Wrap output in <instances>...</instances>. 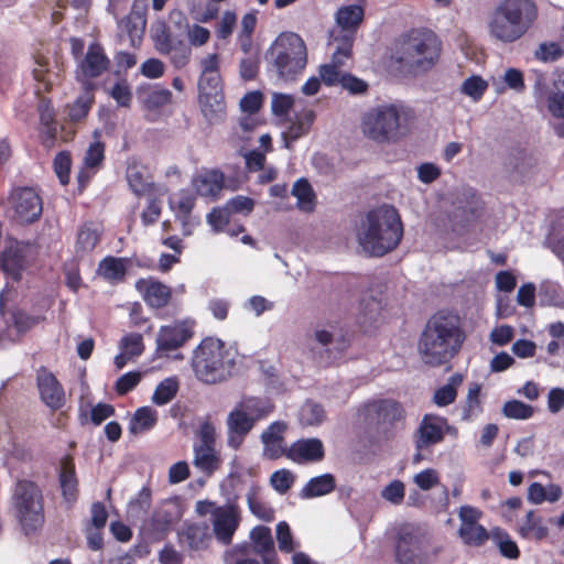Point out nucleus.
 Masks as SVG:
<instances>
[{
  "label": "nucleus",
  "mask_w": 564,
  "mask_h": 564,
  "mask_svg": "<svg viewBox=\"0 0 564 564\" xmlns=\"http://www.w3.org/2000/svg\"><path fill=\"white\" fill-rule=\"evenodd\" d=\"M403 228L397 209L383 205L368 212L356 226V239L369 256L382 257L400 243Z\"/></svg>",
  "instance_id": "1"
},
{
  "label": "nucleus",
  "mask_w": 564,
  "mask_h": 564,
  "mask_svg": "<svg viewBox=\"0 0 564 564\" xmlns=\"http://www.w3.org/2000/svg\"><path fill=\"white\" fill-rule=\"evenodd\" d=\"M463 341L457 318L440 312L424 326L417 350L425 365L435 367L448 362L459 351Z\"/></svg>",
  "instance_id": "2"
},
{
  "label": "nucleus",
  "mask_w": 564,
  "mask_h": 564,
  "mask_svg": "<svg viewBox=\"0 0 564 564\" xmlns=\"http://www.w3.org/2000/svg\"><path fill=\"white\" fill-rule=\"evenodd\" d=\"M538 7L532 0H503L488 21L490 37L503 44L520 40L533 26Z\"/></svg>",
  "instance_id": "3"
},
{
  "label": "nucleus",
  "mask_w": 564,
  "mask_h": 564,
  "mask_svg": "<svg viewBox=\"0 0 564 564\" xmlns=\"http://www.w3.org/2000/svg\"><path fill=\"white\" fill-rule=\"evenodd\" d=\"M441 42L430 30H413L400 43L393 61L398 69L411 76L430 70L438 61Z\"/></svg>",
  "instance_id": "4"
},
{
  "label": "nucleus",
  "mask_w": 564,
  "mask_h": 564,
  "mask_svg": "<svg viewBox=\"0 0 564 564\" xmlns=\"http://www.w3.org/2000/svg\"><path fill=\"white\" fill-rule=\"evenodd\" d=\"M236 365V352L218 338L207 337L193 351L192 368L196 378L208 384L226 380Z\"/></svg>",
  "instance_id": "5"
},
{
  "label": "nucleus",
  "mask_w": 564,
  "mask_h": 564,
  "mask_svg": "<svg viewBox=\"0 0 564 564\" xmlns=\"http://www.w3.org/2000/svg\"><path fill=\"white\" fill-rule=\"evenodd\" d=\"M10 512L25 535L39 532L45 522L41 488L31 480H18L10 498Z\"/></svg>",
  "instance_id": "6"
},
{
  "label": "nucleus",
  "mask_w": 564,
  "mask_h": 564,
  "mask_svg": "<svg viewBox=\"0 0 564 564\" xmlns=\"http://www.w3.org/2000/svg\"><path fill=\"white\" fill-rule=\"evenodd\" d=\"M441 552L432 546L425 529L417 524H402L393 539V556L397 564H433Z\"/></svg>",
  "instance_id": "7"
},
{
  "label": "nucleus",
  "mask_w": 564,
  "mask_h": 564,
  "mask_svg": "<svg viewBox=\"0 0 564 564\" xmlns=\"http://www.w3.org/2000/svg\"><path fill=\"white\" fill-rule=\"evenodd\" d=\"M267 59L279 78L291 80L306 66L305 43L296 33H282L270 46Z\"/></svg>",
  "instance_id": "8"
},
{
  "label": "nucleus",
  "mask_w": 564,
  "mask_h": 564,
  "mask_svg": "<svg viewBox=\"0 0 564 564\" xmlns=\"http://www.w3.org/2000/svg\"><path fill=\"white\" fill-rule=\"evenodd\" d=\"M406 109L402 105L387 104L370 108L361 118L365 137L378 143L394 142L401 138Z\"/></svg>",
  "instance_id": "9"
},
{
  "label": "nucleus",
  "mask_w": 564,
  "mask_h": 564,
  "mask_svg": "<svg viewBox=\"0 0 564 564\" xmlns=\"http://www.w3.org/2000/svg\"><path fill=\"white\" fill-rule=\"evenodd\" d=\"M271 412L267 401L259 398H245L229 412L227 425V444L238 449L254 424Z\"/></svg>",
  "instance_id": "10"
},
{
  "label": "nucleus",
  "mask_w": 564,
  "mask_h": 564,
  "mask_svg": "<svg viewBox=\"0 0 564 564\" xmlns=\"http://www.w3.org/2000/svg\"><path fill=\"white\" fill-rule=\"evenodd\" d=\"M203 506L210 508V523L213 535L221 545L228 546L232 543L234 535L241 522V511L236 502H227L223 506H216L214 502H198L197 512L206 514L207 510Z\"/></svg>",
  "instance_id": "11"
},
{
  "label": "nucleus",
  "mask_w": 564,
  "mask_h": 564,
  "mask_svg": "<svg viewBox=\"0 0 564 564\" xmlns=\"http://www.w3.org/2000/svg\"><path fill=\"white\" fill-rule=\"evenodd\" d=\"M110 59L102 46L96 42L91 43L86 53L77 57L76 79L82 84L83 89L94 90L96 85L91 79L101 76L108 70Z\"/></svg>",
  "instance_id": "12"
},
{
  "label": "nucleus",
  "mask_w": 564,
  "mask_h": 564,
  "mask_svg": "<svg viewBox=\"0 0 564 564\" xmlns=\"http://www.w3.org/2000/svg\"><path fill=\"white\" fill-rule=\"evenodd\" d=\"M198 100L206 119L214 121L225 111L220 74L200 75L198 79Z\"/></svg>",
  "instance_id": "13"
},
{
  "label": "nucleus",
  "mask_w": 564,
  "mask_h": 564,
  "mask_svg": "<svg viewBox=\"0 0 564 564\" xmlns=\"http://www.w3.org/2000/svg\"><path fill=\"white\" fill-rule=\"evenodd\" d=\"M182 516L181 506L176 500H164L153 510L150 519L144 523L143 530L153 540H163Z\"/></svg>",
  "instance_id": "14"
},
{
  "label": "nucleus",
  "mask_w": 564,
  "mask_h": 564,
  "mask_svg": "<svg viewBox=\"0 0 564 564\" xmlns=\"http://www.w3.org/2000/svg\"><path fill=\"white\" fill-rule=\"evenodd\" d=\"M312 339L321 346L318 354V364L328 365L338 359L350 345L347 334L337 329L335 326L316 327Z\"/></svg>",
  "instance_id": "15"
},
{
  "label": "nucleus",
  "mask_w": 564,
  "mask_h": 564,
  "mask_svg": "<svg viewBox=\"0 0 564 564\" xmlns=\"http://www.w3.org/2000/svg\"><path fill=\"white\" fill-rule=\"evenodd\" d=\"M194 325L193 321L184 319L161 326L155 339L156 355L169 357L171 351L181 348L194 336Z\"/></svg>",
  "instance_id": "16"
},
{
  "label": "nucleus",
  "mask_w": 564,
  "mask_h": 564,
  "mask_svg": "<svg viewBox=\"0 0 564 564\" xmlns=\"http://www.w3.org/2000/svg\"><path fill=\"white\" fill-rule=\"evenodd\" d=\"M10 204L13 210L12 217L20 224H30L37 220L43 210L39 194L31 187L13 189Z\"/></svg>",
  "instance_id": "17"
},
{
  "label": "nucleus",
  "mask_w": 564,
  "mask_h": 564,
  "mask_svg": "<svg viewBox=\"0 0 564 564\" xmlns=\"http://www.w3.org/2000/svg\"><path fill=\"white\" fill-rule=\"evenodd\" d=\"M480 209L481 202L477 192L471 187H462L453 203L451 219L455 225L465 227L478 217Z\"/></svg>",
  "instance_id": "18"
},
{
  "label": "nucleus",
  "mask_w": 564,
  "mask_h": 564,
  "mask_svg": "<svg viewBox=\"0 0 564 564\" xmlns=\"http://www.w3.org/2000/svg\"><path fill=\"white\" fill-rule=\"evenodd\" d=\"M448 429L449 426L445 417L425 414L414 433L416 449L421 452L441 443Z\"/></svg>",
  "instance_id": "19"
},
{
  "label": "nucleus",
  "mask_w": 564,
  "mask_h": 564,
  "mask_svg": "<svg viewBox=\"0 0 564 564\" xmlns=\"http://www.w3.org/2000/svg\"><path fill=\"white\" fill-rule=\"evenodd\" d=\"M36 386L42 402L53 411L59 410L65 404V391L53 372L45 367L36 370Z\"/></svg>",
  "instance_id": "20"
},
{
  "label": "nucleus",
  "mask_w": 564,
  "mask_h": 564,
  "mask_svg": "<svg viewBox=\"0 0 564 564\" xmlns=\"http://www.w3.org/2000/svg\"><path fill=\"white\" fill-rule=\"evenodd\" d=\"M195 202L196 197L189 189H181L169 199L170 208L181 223L184 236H189L193 229L200 224V218L193 215Z\"/></svg>",
  "instance_id": "21"
},
{
  "label": "nucleus",
  "mask_w": 564,
  "mask_h": 564,
  "mask_svg": "<svg viewBox=\"0 0 564 564\" xmlns=\"http://www.w3.org/2000/svg\"><path fill=\"white\" fill-rule=\"evenodd\" d=\"M29 247L19 241H9L1 256L3 272L13 281L21 279L22 271L26 264Z\"/></svg>",
  "instance_id": "22"
},
{
  "label": "nucleus",
  "mask_w": 564,
  "mask_h": 564,
  "mask_svg": "<svg viewBox=\"0 0 564 564\" xmlns=\"http://www.w3.org/2000/svg\"><path fill=\"white\" fill-rule=\"evenodd\" d=\"M212 536L208 525L204 522H185L178 531L180 544L186 546L192 552L207 550L212 542Z\"/></svg>",
  "instance_id": "23"
},
{
  "label": "nucleus",
  "mask_w": 564,
  "mask_h": 564,
  "mask_svg": "<svg viewBox=\"0 0 564 564\" xmlns=\"http://www.w3.org/2000/svg\"><path fill=\"white\" fill-rule=\"evenodd\" d=\"M404 410L402 405L393 400H378L367 405L366 417L370 423L377 425L389 424L402 420Z\"/></svg>",
  "instance_id": "24"
},
{
  "label": "nucleus",
  "mask_w": 564,
  "mask_h": 564,
  "mask_svg": "<svg viewBox=\"0 0 564 564\" xmlns=\"http://www.w3.org/2000/svg\"><path fill=\"white\" fill-rule=\"evenodd\" d=\"M127 182L130 189L137 196L144 195H153L159 194L162 195L166 192V188L163 186H158L150 176L147 167L139 164H131L127 169Z\"/></svg>",
  "instance_id": "25"
},
{
  "label": "nucleus",
  "mask_w": 564,
  "mask_h": 564,
  "mask_svg": "<svg viewBox=\"0 0 564 564\" xmlns=\"http://www.w3.org/2000/svg\"><path fill=\"white\" fill-rule=\"evenodd\" d=\"M324 455V445L315 437L297 440L286 451V457L297 464L319 462Z\"/></svg>",
  "instance_id": "26"
},
{
  "label": "nucleus",
  "mask_w": 564,
  "mask_h": 564,
  "mask_svg": "<svg viewBox=\"0 0 564 564\" xmlns=\"http://www.w3.org/2000/svg\"><path fill=\"white\" fill-rule=\"evenodd\" d=\"M286 430V424L282 421L271 423L261 434V442L263 444V455L269 459H276L283 455L286 456V451L283 446V433Z\"/></svg>",
  "instance_id": "27"
},
{
  "label": "nucleus",
  "mask_w": 564,
  "mask_h": 564,
  "mask_svg": "<svg viewBox=\"0 0 564 564\" xmlns=\"http://www.w3.org/2000/svg\"><path fill=\"white\" fill-rule=\"evenodd\" d=\"M141 104L148 110H156L172 102V91L160 85L143 84L137 89Z\"/></svg>",
  "instance_id": "28"
},
{
  "label": "nucleus",
  "mask_w": 564,
  "mask_h": 564,
  "mask_svg": "<svg viewBox=\"0 0 564 564\" xmlns=\"http://www.w3.org/2000/svg\"><path fill=\"white\" fill-rule=\"evenodd\" d=\"M357 31L343 29L335 25L329 33V45L334 48L332 55L340 63V58L349 59L352 55V46Z\"/></svg>",
  "instance_id": "29"
},
{
  "label": "nucleus",
  "mask_w": 564,
  "mask_h": 564,
  "mask_svg": "<svg viewBox=\"0 0 564 564\" xmlns=\"http://www.w3.org/2000/svg\"><path fill=\"white\" fill-rule=\"evenodd\" d=\"M137 288L142 291L147 304L154 308L166 306L172 296L171 289L158 281L140 280L137 282Z\"/></svg>",
  "instance_id": "30"
},
{
  "label": "nucleus",
  "mask_w": 564,
  "mask_h": 564,
  "mask_svg": "<svg viewBox=\"0 0 564 564\" xmlns=\"http://www.w3.org/2000/svg\"><path fill=\"white\" fill-rule=\"evenodd\" d=\"M315 120V112L311 109L295 113L289 127L282 132L284 147L290 149L292 143L305 135Z\"/></svg>",
  "instance_id": "31"
},
{
  "label": "nucleus",
  "mask_w": 564,
  "mask_h": 564,
  "mask_svg": "<svg viewBox=\"0 0 564 564\" xmlns=\"http://www.w3.org/2000/svg\"><path fill=\"white\" fill-rule=\"evenodd\" d=\"M105 158V147L100 141L93 142L86 151L84 166L77 174L80 188H84L90 181L94 169L98 167Z\"/></svg>",
  "instance_id": "32"
},
{
  "label": "nucleus",
  "mask_w": 564,
  "mask_h": 564,
  "mask_svg": "<svg viewBox=\"0 0 564 564\" xmlns=\"http://www.w3.org/2000/svg\"><path fill=\"white\" fill-rule=\"evenodd\" d=\"M193 186L200 196L216 197L224 186V174L218 170L205 171L193 180Z\"/></svg>",
  "instance_id": "33"
},
{
  "label": "nucleus",
  "mask_w": 564,
  "mask_h": 564,
  "mask_svg": "<svg viewBox=\"0 0 564 564\" xmlns=\"http://www.w3.org/2000/svg\"><path fill=\"white\" fill-rule=\"evenodd\" d=\"M381 310L382 305L380 299L372 294H364L357 307L356 318L358 324L367 329V327L377 322Z\"/></svg>",
  "instance_id": "34"
},
{
  "label": "nucleus",
  "mask_w": 564,
  "mask_h": 564,
  "mask_svg": "<svg viewBox=\"0 0 564 564\" xmlns=\"http://www.w3.org/2000/svg\"><path fill=\"white\" fill-rule=\"evenodd\" d=\"M364 17L365 10L361 4H344L335 12V25L358 32V29L364 21Z\"/></svg>",
  "instance_id": "35"
},
{
  "label": "nucleus",
  "mask_w": 564,
  "mask_h": 564,
  "mask_svg": "<svg viewBox=\"0 0 564 564\" xmlns=\"http://www.w3.org/2000/svg\"><path fill=\"white\" fill-rule=\"evenodd\" d=\"M336 487L335 477L332 474H323L311 478L301 489L299 496L302 499H312L332 492Z\"/></svg>",
  "instance_id": "36"
},
{
  "label": "nucleus",
  "mask_w": 564,
  "mask_h": 564,
  "mask_svg": "<svg viewBox=\"0 0 564 564\" xmlns=\"http://www.w3.org/2000/svg\"><path fill=\"white\" fill-rule=\"evenodd\" d=\"M58 480L64 501L69 506L74 505L78 496V480L73 464L63 463Z\"/></svg>",
  "instance_id": "37"
},
{
  "label": "nucleus",
  "mask_w": 564,
  "mask_h": 564,
  "mask_svg": "<svg viewBox=\"0 0 564 564\" xmlns=\"http://www.w3.org/2000/svg\"><path fill=\"white\" fill-rule=\"evenodd\" d=\"M127 259L108 256L98 265V274L111 283L120 282L127 273Z\"/></svg>",
  "instance_id": "38"
},
{
  "label": "nucleus",
  "mask_w": 564,
  "mask_h": 564,
  "mask_svg": "<svg viewBox=\"0 0 564 564\" xmlns=\"http://www.w3.org/2000/svg\"><path fill=\"white\" fill-rule=\"evenodd\" d=\"M249 538L252 544L253 553H256L259 556L275 550L271 529L268 527H254L250 531Z\"/></svg>",
  "instance_id": "39"
},
{
  "label": "nucleus",
  "mask_w": 564,
  "mask_h": 564,
  "mask_svg": "<svg viewBox=\"0 0 564 564\" xmlns=\"http://www.w3.org/2000/svg\"><path fill=\"white\" fill-rule=\"evenodd\" d=\"M160 54L169 55L170 62L176 69H183L191 61L192 48L186 42L180 37L173 44H171L165 51Z\"/></svg>",
  "instance_id": "40"
},
{
  "label": "nucleus",
  "mask_w": 564,
  "mask_h": 564,
  "mask_svg": "<svg viewBox=\"0 0 564 564\" xmlns=\"http://www.w3.org/2000/svg\"><path fill=\"white\" fill-rule=\"evenodd\" d=\"M158 421V412L151 406L139 408L131 422L129 430L133 434L143 433L151 430Z\"/></svg>",
  "instance_id": "41"
},
{
  "label": "nucleus",
  "mask_w": 564,
  "mask_h": 564,
  "mask_svg": "<svg viewBox=\"0 0 564 564\" xmlns=\"http://www.w3.org/2000/svg\"><path fill=\"white\" fill-rule=\"evenodd\" d=\"M219 464L214 446L194 445V465L202 471L212 473Z\"/></svg>",
  "instance_id": "42"
},
{
  "label": "nucleus",
  "mask_w": 564,
  "mask_h": 564,
  "mask_svg": "<svg viewBox=\"0 0 564 564\" xmlns=\"http://www.w3.org/2000/svg\"><path fill=\"white\" fill-rule=\"evenodd\" d=\"M463 379L460 373L451 376L448 382L434 392V403L438 406H446L453 403L457 397V388L462 384Z\"/></svg>",
  "instance_id": "43"
},
{
  "label": "nucleus",
  "mask_w": 564,
  "mask_h": 564,
  "mask_svg": "<svg viewBox=\"0 0 564 564\" xmlns=\"http://www.w3.org/2000/svg\"><path fill=\"white\" fill-rule=\"evenodd\" d=\"M152 502V492L151 489L147 486L142 487L137 496L132 498L127 508V513L129 518L139 520L144 517L148 512Z\"/></svg>",
  "instance_id": "44"
},
{
  "label": "nucleus",
  "mask_w": 564,
  "mask_h": 564,
  "mask_svg": "<svg viewBox=\"0 0 564 564\" xmlns=\"http://www.w3.org/2000/svg\"><path fill=\"white\" fill-rule=\"evenodd\" d=\"M345 58H340V63L334 59V55H332V59L329 63L323 64L318 68V76L321 80L328 87L340 86L341 77H344L345 72L341 70V67L346 64Z\"/></svg>",
  "instance_id": "45"
},
{
  "label": "nucleus",
  "mask_w": 564,
  "mask_h": 564,
  "mask_svg": "<svg viewBox=\"0 0 564 564\" xmlns=\"http://www.w3.org/2000/svg\"><path fill=\"white\" fill-rule=\"evenodd\" d=\"M145 18L141 12L131 11L127 17L121 19L118 23L120 30L126 31L131 41L141 39L145 29Z\"/></svg>",
  "instance_id": "46"
},
{
  "label": "nucleus",
  "mask_w": 564,
  "mask_h": 564,
  "mask_svg": "<svg viewBox=\"0 0 564 564\" xmlns=\"http://www.w3.org/2000/svg\"><path fill=\"white\" fill-rule=\"evenodd\" d=\"M292 195L296 197V206L303 212H312L314 208V192L311 184L304 180H297L292 188Z\"/></svg>",
  "instance_id": "47"
},
{
  "label": "nucleus",
  "mask_w": 564,
  "mask_h": 564,
  "mask_svg": "<svg viewBox=\"0 0 564 564\" xmlns=\"http://www.w3.org/2000/svg\"><path fill=\"white\" fill-rule=\"evenodd\" d=\"M94 90L84 89V93L67 107V116L70 121L77 122L84 119L94 102Z\"/></svg>",
  "instance_id": "48"
},
{
  "label": "nucleus",
  "mask_w": 564,
  "mask_h": 564,
  "mask_svg": "<svg viewBox=\"0 0 564 564\" xmlns=\"http://www.w3.org/2000/svg\"><path fill=\"white\" fill-rule=\"evenodd\" d=\"M247 503L250 512L258 519L271 522L274 519V510L263 501L257 494V490L251 488L247 494Z\"/></svg>",
  "instance_id": "49"
},
{
  "label": "nucleus",
  "mask_w": 564,
  "mask_h": 564,
  "mask_svg": "<svg viewBox=\"0 0 564 564\" xmlns=\"http://www.w3.org/2000/svg\"><path fill=\"white\" fill-rule=\"evenodd\" d=\"M178 391V380L175 377H169L162 380L155 388L152 395V402L156 405H164L173 400Z\"/></svg>",
  "instance_id": "50"
},
{
  "label": "nucleus",
  "mask_w": 564,
  "mask_h": 564,
  "mask_svg": "<svg viewBox=\"0 0 564 564\" xmlns=\"http://www.w3.org/2000/svg\"><path fill=\"white\" fill-rule=\"evenodd\" d=\"M151 33L154 47L159 53L165 51L171 44L180 39V36L172 34L170 28L163 21H159L153 24Z\"/></svg>",
  "instance_id": "51"
},
{
  "label": "nucleus",
  "mask_w": 564,
  "mask_h": 564,
  "mask_svg": "<svg viewBox=\"0 0 564 564\" xmlns=\"http://www.w3.org/2000/svg\"><path fill=\"white\" fill-rule=\"evenodd\" d=\"M100 235L96 228L84 226L78 231L76 241V252L87 254L91 252L99 242Z\"/></svg>",
  "instance_id": "52"
},
{
  "label": "nucleus",
  "mask_w": 564,
  "mask_h": 564,
  "mask_svg": "<svg viewBox=\"0 0 564 564\" xmlns=\"http://www.w3.org/2000/svg\"><path fill=\"white\" fill-rule=\"evenodd\" d=\"M564 55V41L543 42L534 52V56L544 63L555 62Z\"/></svg>",
  "instance_id": "53"
},
{
  "label": "nucleus",
  "mask_w": 564,
  "mask_h": 564,
  "mask_svg": "<svg viewBox=\"0 0 564 564\" xmlns=\"http://www.w3.org/2000/svg\"><path fill=\"white\" fill-rule=\"evenodd\" d=\"M481 386L477 382H473L469 384L467 398L463 411V419L469 420L473 416H477L481 411V403L479 400Z\"/></svg>",
  "instance_id": "54"
},
{
  "label": "nucleus",
  "mask_w": 564,
  "mask_h": 564,
  "mask_svg": "<svg viewBox=\"0 0 564 564\" xmlns=\"http://www.w3.org/2000/svg\"><path fill=\"white\" fill-rule=\"evenodd\" d=\"M276 541L279 550L283 553H292L300 545L294 540L293 534L291 532L290 525L285 521H281L276 524Z\"/></svg>",
  "instance_id": "55"
},
{
  "label": "nucleus",
  "mask_w": 564,
  "mask_h": 564,
  "mask_svg": "<svg viewBox=\"0 0 564 564\" xmlns=\"http://www.w3.org/2000/svg\"><path fill=\"white\" fill-rule=\"evenodd\" d=\"M488 84L480 76H470L465 79L462 84V94L470 97L474 101H479L485 91L487 90Z\"/></svg>",
  "instance_id": "56"
},
{
  "label": "nucleus",
  "mask_w": 564,
  "mask_h": 564,
  "mask_svg": "<svg viewBox=\"0 0 564 564\" xmlns=\"http://www.w3.org/2000/svg\"><path fill=\"white\" fill-rule=\"evenodd\" d=\"M502 413L508 419L527 420L533 415V408L522 401L511 400L503 404Z\"/></svg>",
  "instance_id": "57"
},
{
  "label": "nucleus",
  "mask_w": 564,
  "mask_h": 564,
  "mask_svg": "<svg viewBox=\"0 0 564 564\" xmlns=\"http://www.w3.org/2000/svg\"><path fill=\"white\" fill-rule=\"evenodd\" d=\"M459 535L467 544L479 545L488 538L487 531L477 523L460 524Z\"/></svg>",
  "instance_id": "58"
},
{
  "label": "nucleus",
  "mask_w": 564,
  "mask_h": 564,
  "mask_svg": "<svg viewBox=\"0 0 564 564\" xmlns=\"http://www.w3.org/2000/svg\"><path fill=\"white\" fill-rule=\"evenodd\" d=\"M119 346L131 358L139 357L144 350L143 337L139 333L127 334L121 338Z\"/></svg>",
  "instance_id": "59"
},
{
  "label": "nucleus",
  "mask_w": 564,
  "mask_h": 564,
  "mask_svg": "<svg viewBox=\"0 0 564 564\" xmlns=\"http://www.w3.org/2000/svg\"><path fill=\"white\" fill-rule=\"evenodd\" d=\"M230 216L231 213L225 205L224 207L213 208V210L207 215L206 219L215 232H220L226 230V227L229 225Z\"/></svg>",
  "instance_id": "60"
},
{
  "label": "nucleus",
  "mask_w": 564,
  "mask_h": 564,
  "mask_svg": "<svg viewBox=\"0 0 564 564\" xmlns=\"http://www.w3.org/2000/svg\"><path fill=\"white\" fill-rule=\"evenodd\" d=\"M405 495V487L401 480H393L381 490V497L395 506L402 503Z\"/></svg>",
  "instance_id": "61"
},
{
  "label": "nucleus",
  "mask_w": 564,
  "mask_h": 564,
  "mask_svg": "<svg viewBox=\"0 0 564 564\" xmlns=\"http://www.w3.org/2000/svg\"><path fill=\"white\" fill-rule=\"evenodd\" d=\"M270 482L274 490L284 495L292 487L294 482V475L288 469H280L271 475Z\"/></svg>",
  "instance_id": "62"
},
{
  "label": "nucleus",
  "mask_w": 564,
  "mask_h": 564,
  "mask_svg": "<svg viewBox=\"0 0 564 564\" xmlns=\"http://www.w3.org/2000/svg\"><path fill=\"white\" fill-rule=\"evenodd\" d=\"M340 87L350 95L359 96L367 93L369 85L364 79L350 73H345L344 77H341Z\"/></svg>",
  "instance_id": "63"
},
{
  "label": "nucleus",
  "mask_w": 564,
  "mask_h": 564,
  "mask_svg": "<svg viewBox=\"0 0 564 564\" xmlns=\"http://www.w3.org/2000/svg\"><path fill=\"white\" fill-rule=\"evenodd\" d=\"M109 95L120 107H129L132 100V93L126 80L117 82L110 88Z\"/></svg>",
  "instance_id": "64"
}]
</instances>
